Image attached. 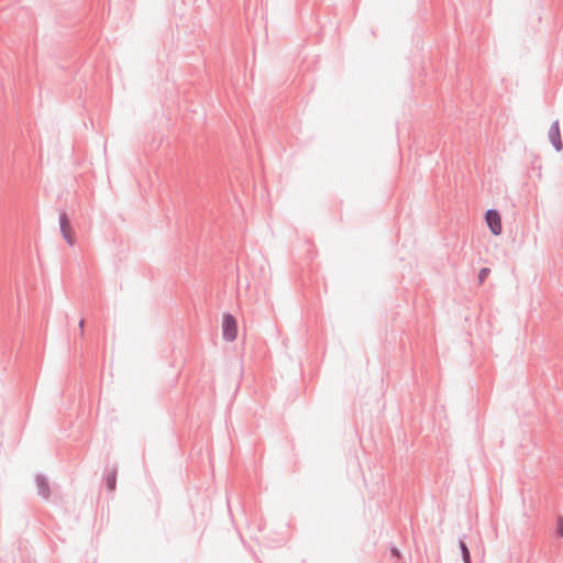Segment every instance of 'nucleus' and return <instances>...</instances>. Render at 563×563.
<instances>
[{"label": "nucleus", "instance_id": "nucleus-7", "mask_svg": "<svg viewBox=\"0 0 563 563\" xmlns=\"http://www.w3.org/2000/svg\"><path fill=\"white\" fill-rule=\"evenodd\" d=\"M556 536L562 538L563 537V518L560 517L558 518V521H556Z\"/></svg>", "mask_w": 563, "mask_h": 563}, {"label": "nucleus", "instance_id": "nucleus-10", "mask_svg": "<svg viewBox=\"0 0 563 563\" xmlns=\"http://www.w3.org/2000/svg\"><path fill=\"white\" fill-rule=\"evenodd\" d=\"M79 328H80V330H81V331L84 330V320H81V321L79 322Z\"/></svg>", "mask_w": 563, "mask_h": 563}, {"label": "nucleus", "instance_id": "nucleus-6", "mask_svg": "<svg viewBox=\"0 0 563 563\" xmlns=\"http://www.w3.org/2000/svg\"><path fill=\"white\" fill-rule=\"evenodd\" d=\"M489 273H490V269L488 267H483L479 269L478 275H477L479 284H483L485 282V279L488 277Z\"/></svg>", "mask_w": 563, "mask_h": 563}, {"label": "nucleus", "instance_id": "nucleus-3", "mask_svg": "<svg viewBox=\"0 0 563 563\" xmlns=\"http://www.w3.org/2000/svg\"><path fill=\"white\" fill-rule=\"evenodd\" d=\"M548 135H549V140H550L552 146L554 147V150L556 152H561L563 150V142H562V137H561L559 120H555L552 122V124L550 125Z\"/></svg>", "mask_w": 563, "mask_h": 563}, {"label": "nucleus", "instance_id": "nucleus-1", "mask_svg": "<svg viewBox=\"0 0 563 563\" xmlns=\"http://www.w3.org/2000/svg\"><path fill=\"white\" fill-rule=\"evenodd\" d=\"M484 219L493 235L501 234V216L497 209H488L484 214Z\"/></svg>", "mask_w": 563, "mask_h": 563}, {"label": "nucleus", "instance_id": "nucleus-8", "mask_svg": "<svg viewBox=\"0 0 563 563\" xmlns=\"http://www.w3.org/2000/svg\"><path fill=\"white\" fill-rule=\"evenodd\" d=\"M390 553L394 558H400L401 556V552L398 548L396 547H391L390 549Z\"/></svg>", "mask_w": 563, "mask_h": 563}, {"label": "nucleus", "instance_id": "nucleus-2", "mask_svg": "<svg viewBox=\"0 0 563 563\" xmlns=\"http://www.w3.org/2000/svg\"><path fill=\"white\" fill-rule=\"evenodd\" d=\"M222 334L224 340L233 341L238 335V323L231 314H224L222 318Z\"/></svg>", "mask_w": 563, "mask_h": 563}, {"label": "nucleus", "instance_id": "nucleus-4", "mask_svg": "<svg viewBox=\"0 0 563 563\" xmlns=\"http://www.w3.org/2000/svg\"><path fill=\"white\" fill-rule=\"evenodd\" d=\"M62 233L69 245H74L75 236L70 228V223L66 214H62L59 219Z\"/></svg>", "mask_w": 563, "mask_h": 563}, {"label": "nucleus", "instance_id": "nucleus-5", "mask_svg": "<svg viewBox=\"0 0 563 563\" xmlns=\"http://www.w3.org/2000/svg\"><path fill=\"white\" fill-rule=\"evenodd\" d=\"M459 549L461 551V556L464 563H472L471 552L468 550L467 543L465 541V536L459 539Z\"/></svg>", "mask_w": 563, "mask_h": 563}, {"label": "nucleus", "instance_id": "nucleus-11", "mask_svg": "<svg viewBox=\"0 0 563 563\" xmlns=\"http://www.w3.org/2000/svg\"><path fill=\"white\" fill-rule=\"evenodd\" d=\"M42 487L44 488V490L47 488L44 483H42Z\"/></svg>", "mask_w": 563, "mask_h": 563}, {"label": "nucleus", "instance_id": "nucleus-9", "mask_svg": "<svg viewBox=\"0 0 563 563\" xmlns=\"http://www.w3.org/2000/svg\"><path fill=\"white\" fill-rule=\"evenodd\" d=\"M108 486H109V488H110L111 490H112V489H114V487H115V478H114V477H110V478L108 479Z\"/></svg>", "mask_w": 563, "mask_h": 563}]
</instances>
